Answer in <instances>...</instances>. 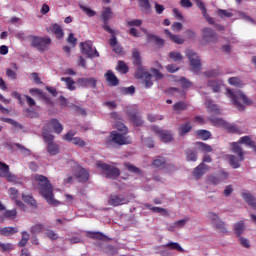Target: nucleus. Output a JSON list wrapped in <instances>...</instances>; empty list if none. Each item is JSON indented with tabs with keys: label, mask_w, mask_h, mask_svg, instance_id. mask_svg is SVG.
<instances>
[{
	"label": "nucleus",
	"mask_w": 256,
	"mask_h": 256,
	"mask_svg": "<svg viewBox=\"0 0 256 256\" xmlns=\"http://www.w3.org/2000/svg\"><path fill=\"white\" fill-rule=\"evenodd\" d=\"M15 233H19V228L17 227L0 228V235H2L3 237H11V235H15Z\"/></svg>",
	"instance_id": "nucleus-26"
},
{
	"label": "nucleus",
	"mask_w": 256,
	"mask_h": 256,
	"mask_svg": "<svg viewBox=\"0 0 256 256\" xmlns=\"http://www.w3.org/2000/svg\"><path fill=\"white\" fill-rule=\"evenodd\" d=\"M30 41L31 46L38 51H47L51 45V38L49 37L30 36Z\"/></svg>",
	"instance_id": "nucleus-5"
},
{
	"label": "nucleus",
	"mask_w": 256,
	"mask_h": 256,
	"mask_svg": "<svg viewBox=\"0 0 256 256\" xmlns=\"http://www.w3.org/2000/svg\"><path fill=\"white\" fill-rule=\"evenodd\" d=\"M144 207H146V209H149L150 211H153V213H163L165 217H169V212H167V209L155 207L149 203L144 204Z\"/></svg>",
	"instance_id": "nucleus-30"
},
{
	"label": "nucleus",
	"mask_w": 256,
	"mask_h": 256,
	"mask_svg": "<svg viewBox=\"0 0 256 256\" xmlns=\"http://www.w3.org/2000/svg\"><path fill=\"white\" fill-rule=\"evenodd\" d=\"M234 233L236 237H241V234L245 233V222L240 221L234 224Z\"/></svg>",
	"instance_id": "nucleus-32"
},
{
	"label": "nucleus",
	"mask_w": 256,
	"mask_h": 256,
	"mask_svg": "<svg viewBox=\"0 0 256 256\" xmlns=\"http://www.w3.org/2000/svg\"><path fill=\"white\" fill-rule=\"evenodd\" d=\"M14 147H17V149H19V151L23 153V155H31V150L27 149L25 146L19 143H15Z\"/></svg>",
	"instance_id": "nucleus-61"
},
{
	"label": "nucleus",
	"mask_w": 256,
	"mask_h": 256,
	"mask_svg": "<svg viewBox=\"0 0 256 256\" xmlns=\"http://www.w3.org/2000/svg\"><path fill=\"white\" fill-rule=\"evenodd\" d=\"M133 141L126 134L119 133L117 131H112L109 136L105 139V145L108 147H121L123 145H131Z\"/></svg>",
	"instance_id": "nucleus-3"
},
{
	"label": "nucleus",
	"mask_w": 256,
	"mask_h": 256,
	"mask_svg": "<svg viewBox=\"0 0 256 256\" xmlns=\"http://www.w3.org/2000/svg\"><path fill=\"white\" fill-rule=\"evenodd\" d=\"M116 69H117V71H119L120 73H123V74L128 73V71H129V67L123 61H118Z\"/></svg>",
	"instance_id": "nucleus-49"
},
{
	"label": "nucleus",
	"mask_w": 256,
	"mask_h": 256,
	"mask_svg": "<svg viewBox=\"0 0 256 256\" xmlns=\"http://www.w3.org/2000/svg\"><path fill=\"white\" fill-rule=\"evenodd\" d=\"M124 165L130 173H134L135 175H143V173L141 172V169L137 168V166L131 163H125Z\"/></svg>",
	"instance_id": "nucleus-39"
},
{
	"label": "nucleus",
	"mask_w": 256,
	"mask_h": 256,
	"mask_svg": "<svg viewBox=\"0 0 256 256\" xmlns=\"http://www.w3.org/2000/svg\"><path fill=\"white\" fill-rule=\"evenodd\" d=\"M208 87H211L213 93H219L221 91V84L215 80H209Z\"/></svg>",
	"instance_id": "nucleus-42"
},
{
	"label": "nucleus",
	"mask_w": 256,
	"mask_h": 256,
	"mask_svg": "<svg viewBox=\"0 0 256 256\" xmlns=\"http://www.w3.org/2000/svg\"><path fill=\"white\" fill-rule=\"evenodd\" d=\"M209 120L211 121V123H213V125L224 126V129H226V131H228V133H239V128H237V125H235V124H230L228 122H225V120H223L221 118H215L213 116H211L209 118Z\"/></svg>",
	"instance_id": "nucleus-8"
},
{
	"label": "nucleus",
	"mask_w": 256,
	"mask_h": 256,
	"mask_svg": "<svg viewBox=\"0 0 256 256\" xmlns=\"http://www.w3.org/2000/svg\"><path fill=\"white\" fill-rule=\"evenodd\" d=\"M206 77H219L221 75V70L219 68L208 70L204 72Z\"/></svg>",
	"instance_id": "nucleus-51"
},
{
	"label": "nucleus",
	"mask_w": 256,
	"mask_h": 256,
	"mask_svg": "<svg viewBox=\"0 0 256 256\" xmlns=\"http://www.w3.org/2000/svg\"><path fill=\"white\" fill-rule=\"evenodd\" d=\"M35 181L38 182L40 194L42 197H44V199H46L49 205H61V202L55 200V197L53 196V186H51V182H49L47 177L43 175H36Z\"/></svg>",
	"instance_id": "nucleus-1"
},
{
	"label": "nucleus",
	"mask_w": 256,
	"mask_h": 256,
	"mask_svg": "<svg viewBox=\"0 0 256 256\" xmlns=\"http://www.w3.org/2000/svg\"><path fill=\"white\" fill-rule=\"evenodd\" d=\"M229 85H234V87H243V81L238 77H231L228 80Z\"/></svg>",
	"instance_id": "nucleus-50"
},
{
	"label": "nucleus",
	"mask_w": 256,
	"mask_h": 256,
	"mask_svg": "<svg viewBox=\"0 0 256 256\" xmlns=\"http://www.w3.org/2000/svg\"><path fill=\"white\" fill-rule=\"evenodd\" d=\"M205 106L210 113H214V115H221V109H219V107L213 103V100L207 98L205 101Z\"/></svg>",
	"instance_id": "nucleus-24"
},
{
	"label": "nucleus",
	"mask_w": 256,
	"mask_h": 256,
	"mask_svg": "<svg viewBox=\"0 0 256 256\" xmlns=\"http://www.w3.org/2000/svg\"><path fill=\"white\" fill-rule=\"evenodd\" d=\"M188 221H189V217L178 220V221L174 222V227H176V229H181V227H185V225H187Z\"/></svg>",
	"instance_id": "nucleus-60"
},
{
	"label": "nucleus",
	"mask_w": 256,
	"mask_h": 256,
	"mask_svg": "<svg viewBox=\"0 0 256 256\" xmlns=\"http://www.w3.org/2000/svg\"><path fill=\"white\" fill-rule=\"evenodd\" d=\"M0 120L3 121L4 123H8L9 125H12L13 127H16V128L18 127L19 129H23V126L19 122L11 118L2 117Z\"/></svg>",
	"instance_id": "nucleus-44"
},
{
	"label": "nucleus",
	"mask_w": 256,
	"mask_h": 256,
	"mask_svg": "<svg viewBox=\"0 0 256 256\" xmlns=\"http://www.w3.org/2000/svg\"><path fill=\"white\" fill-rule=\"evenodd\" d=\"M50 31L56 35L57 39H63V28L59 24H51Z\"/></svg>",
	"instance_id": "nucleus-31"
},
{
	"label": "nucleus",
	"mask_w": 256,
	"mask_h": 256,
	"mask_svg": "<svg viewBox=\"0 0 256 256\" xmlns=\"http://www.w3.org/2000/svg\"><path fill=\"white\" fill-rule=\"evenodd\" d=\"M143 25V20L141 19H134L127 21V26L128 27H141Z\"/></svg>",
	"instance_id": "nucleus-57"
},
{
	"label": "nucleus",
	"mask_w": 256,
	"mask_h": 256,
	"mask_svg": "<svg viewBox=\"0 0 256 256\" xmlns=\"http://www.w3.org/2000/svg\"><path fill=\"white\" fill-rule=\"evenodd\" d=\"M3 215L5 219H15L17 217V210H7Z\"/></svg>",
	"instance_id": "nucleus-62"
},
{
	"label": "nucleus",
	"mask_w": 256,
	"mask_h": 256,
	"mask_svg": "<svg viewBox=\"0 0 256 256\" xmlns=\"http://www.w3.org/2000/svg\"><path fill=\"white\" fill-rule=\"evenodd\" d=\"M0 172L1 176L4 177V179H7L10 183H17L18 178L15 174L11 173L9 170V165H7L4 162H0Z\"/></svg>",
	"instance_id": "nucleus-10"
},
{
	"label": "nucleus",
	"mask_w": 256,
	"mask_h": 256,
	"mask_svg": "<svg viewBox=\"0 0 256 256\" xmlns=\"http://www.w3.org/2000/svg\"><path fill=\"white\" fill-rule=\"evenodd\" d=\"M139 7H142L144 11H149L151 9V3H149V0H138Z\"/></svg>",
	"instance_id": "nucleus-58"
},
{
	"label": "nucleus",
	"mask_w": 256,
	"mask_h": 256,
	"mask_svg": "<svg viewBox=\"0 0 256 256\" xmlns=\"http://www.w3.org/2000/svg\"><path fill=\"white\" fill-rule=\"evenodd\" d=\"M43 129H46V131L53 129L54 133H57V135H60V133H63V125L61 124V122H59V120L57 119H52L50 120L46 126L43 127Z\"/></svg>",
	"instance_id": "nucleus-15"
},
{
	"label": "nucleus",
	"mask_w": 256,
	"mask_h": 256,
	"mask_svg": "<svg viewBox=\"0 0 256 256\" xmlns=\"http://www.w3.org/2000/svg\"><path fill=\"white\" fill-rule=\"evenodd\" d=\"M164 34L169 37L170 41L176 43V45H183L185 43V39H183L180 35H175L169 31V29L164 30Z\"/></svg>",
	"instance_id": "nucleus-22"
},
{
	"label": "nucleus",
	"mask_w": 256,
	"mask_h": 256,
	"mask_svg": "<svg viewBox=\"0 0 256 256\" xmlns=\"http://www.w3.org/2000/svg\"><path fill=\"white\" fill-rule=\"evenodd\" d=\"M174 111H185L187 109V103L180 101L173 105Z\"/></svg>",
	"instance_id": "nucleus-52"
},
{
	"label": "nucleus",
	"mask_w": 256,
	"mask_h": 256,
	"mask_svg": "<svg viewBox=\"0 0 256 256\" xmlns=\"http://www.w3.org/2000/svg\"><path fill=\"white\" fill-rule=\"evenodd\" d=\"M144 33L146 34V39L148 43H155V45H157V47L159 48L164 47L165 40L159 38V36L155 34L147 33V30H144Z\"/></svg>",
	"instance_id": "nucleus-17"
},
{
	"label": "nucleus",
	"mask_w": 256,
	"mask_h": 256,
	"mask_svg": "<svg viewBox=\"0 0 256 256\" xmlns=\"http://www.w3.org/2000/svg\"><path fill=\"white\" fill-rule=\"evenodd\" d=\"M229 159V163L231 165V167H233V169H239V167H241V164L239 163V161H241L240 159H238L236 156L230 155L228 157Z\"/></svg>",
	"instance_id": "nucleus-43"
},
{
	"label": "nucleus",
	"mask_w": 256,
	"mask_h": 256,
	"mask_svg": "<svg viewBox=\"0 0 256 256\" xmlns=\"http://www.w3.org/2000/svg\"><path fill=\"white\" fill-rule=\"evenodd\" d=\"M88 237H90V239H98L99 241H103L106 236L101 232H88Z\"/></svg>",
	"instance_id": "nucleus-48"
},
{
	"label": "nucleus",
	"mask_w": 256,
	"mask_h": 256,
	"mask_svg": "<svg viewBox=\"0 0 256 256\" xmlns=\"http://www.w3.org/2000/svg\"><path fill=\"white\" fill-rule=\"evenodd\" d=\"M195 146L197 147V149H199L200 151H204L205 153H211V151H213L211 145L205 144L203 142H196Z\"/></svg>",
	"instance_id": "nucleus-37"
},
{
	"label": "nucleus",
	"mask_w": 256,
	"mask_h": 256,
	"mask_svg": "<svg viewBox=\"0 0 256 256\" xmlns=\"http://www.w3.org/2000/svg\"><path fill=\"white\" fill-rule=\"evenodd\" d=\"M97 167L98 169H102V171H104L105 176L108 179H117V177H119V175H121V171L119 170V168L115 167V166H111L107 163H103L101 161L97 162Z\"/></svg>",
	"instance_id": "nucleus-6"
},
{
	"label": "nucleus",
	"mask_w": 256,
	"mask_h": 256,
	"mask_svg": "<svg viewBox=\"0 0 256 256\" xmlns=\"http://www.w3.org/2000/svg\"><path fill=\"white\" fill-rule=\"evenodd\" d=\"M44 227L45 226L43 224H34L30 228V233H32V235H39V233H41V231H43Z\"/></svg>",
	"instance_id": "nucleus-45"
},
{
	"label": "nucleus",
	"mask_w": 256,
	"mask_h": 256,
	"mask_svg": "<svg viewBox=\"0 0 256 256\" xmlns=\"http://www.w3.org/2000/svg\"><path fill=\"white\" fill-rule=\"evenodd\" d=\"M144 85L146 89L153 87V75L150 73H144Z\"/></svg>",
	"instance_id": "nucleus-41"
},
{
	"label": "nucleus",
	"mask_w": 256,
	"mask_h": 256,
	"mask_svg": "<svg viewBox=\"0 0 256 256\" xmlns=\"http://www.w3.org/2000/svg\"><path fill=\"white\" fill-rule=\"evenodd\" d=\"M132 57L134 59L133 63L138 67V71H141V53L137 48L132 50Z\"/></svg>",
	"instance_id": "nucleus-29"
},
{
	"label": "nucleus",
	"mask_w": 256,
	"mask_h": 256,
	"mask_svg": "<svg viewBox=\"0 0 256 256\" xmlns=\"http://www.w3.org/2000/svg\"><path fill=\"white\" fill-rule=\"evenodd\" d=\"M217 175H218V179L220 180V183H223V181H227V179H229L228 172H225L224 170H221L220 172H218Z\"/></svg>",
	"instance_id": "nucleus-64"
},
{
	"label": "nucleus",
	"mask_w": 256,
	"mask_h": 256,
	"mask_svg": "<svg viewBox=\"0 0 256 256\" xmlns=\"http://www.w3.org/2000/svg\"><path fill=\"white\" fill-rule=\"evenodd\" d=\"M22 201H24V203H26L27 205H30V207H37V202L35 201V199L31 195L23 194L22 195Z\"/></svg>",
	"instance_id": "nucleus-38"
},
{
	"label": "nucleus",
	"mask_w": 256,
	"mask_h": 256,
	"mask_svg": "<svg viewBox=\"0 0 256 256\" xmlns=\"http://www.w3.org/2000/svg\"><path fill=\"white\" fill-rule=\"evenodd\" d=\"M129 200L125 198L123 195H111L108 199V204L112 205V207H119V205H127Z\"/></svg>",
	"instance_id": "nucleus-16"
},
{
	"label": "nucleus",
	"mask_w": 256,
	"mask_h": 256,
	"mask_svg": "<svg viewBox=\"0 0 256 256\" xmlns=\"http://www.w3.org/2000/svg\"><path fill=\"white\" fill-rule=\"evenodd\" d=\"M104 77L110 87H117V85H119V78H117L113 71L108 70L107 73L104 74Z\"/></svg>",
	"instance_id": "nucleus-19"
},
{
	"label": "nucleus",
	"mask_w": 256,
	"mask_h": 256,
	"mask_svg": "<svg viewBox=\"0 0 256 256\" xmlns=\"http://www.w3.org/2000/svg\"><path fill=\"white\" fill-rule=\"evenodd\" d=\"M202 32V39L203 41H205V43H217L218 41V37L216 32L209 28V27H205L201 30Z\"/></svg>",
	"instance_id": "nucleus-13"
},
{
	"label": "nucleus",
	"mask_w": 256,
	"mask_h": 256,
	"mask_svg": "<svg viewBox=\"0 0 256 256\" xmlns=\"http://www.w3.org/2000/svg\"><path fill=\"white\" fill-rule=\"evenodd\" d=\"M110 34H111V38L109 40V45L112 48V51H114V53H117V55H119L123 51V48L121 47V45L117 43V36H115V32Z\"/></svg>",
	"instance_id": "nucleus-21"
},
{
	"label": "nucleus",
	"mask_w": 256,
	"mask_h": 256,
	"mask_svg": "<svg viewBox=\"0 0 256 256\" xmlns=\"http://www.w3.org/2000/svg\"><path fill=\"white\" fill-rule=\"evenodd\" d=\"M208 219H210L213 227L220 231V233H227V227H225V222H223L217 214L209 212Z\"/></svg>",
	"instance_id": "nucleus-9"
},
{
	"label": "nucleus",
	"mask_w": 256,
	"mask_h": 256,
	"mask_svg": "<svg viewBox=\"0 0 256 256\" xmlns=\"http://www.w3.org/2000/svg\"><path fill=\"white\" fill-rule=\"evenodd\" d=\"M112 15H113V12L109 7L105 8L104 11L102 12V20H103L102 29H104L106 33H115V30H113L109 26V19H111Z\"/></svg>",
	"instance_id": "nucleus-12"
},
{
	"label": "nucleus",
	"mask_w": 256,
	"mask_h": 256,
	"mask_svg": "<svg viewBox=\"0 0 256 256\" xmlns=\"http://www.w3.org/2000/svg\"><path fill=\"white\" fill-rule=\"evenodd\" d=\"M185 156H186V161H192L193 163H195V161H197V149L195 148L186 149Z\"/></svg>",
	"instance_id": "nucleus-28"
},
{
	"label": "nucleus",
	"mask_w": 256,
	"mask_h": 256,
	"mask_svg": "<svg viewBox=\"0 0 256 256\" xmlns=\"http://www.w3.org/2000/svg\"><path fill=\"white\" fill-rule=\"evenodd\" d=\"M209 169V166L205 163H200L193 171V176L195 179H201L205 173H207V170Z\"/></svg>",
	"instance_id": "nucleus-20"
},
{
	"label": "nucleus",
	"mask_w": 256,
	"mask_h": 256,
	"mask_svg": "<svg viewBox=\"0 0 256 256\" xmlns=\"http://www.w3.org/2000/svg\"><path fill=\"white\" fill-rule=\"evenodd\" d=\"M116 129L117 131H120L122 135H127V126H125V124H123L122 122L116 123Z\"/></svg>",
	"instance_id": "nucleus-63"
},
{
	"label": "nucleus",
	"mask_w": 256,
	"mask_h": 256,
	"mask_svg": "<svg viewBox=\"0 0 256 256\" xmlns=\"http://www.w3.org/2000/svg\"><path fill=\"white\" fill-rule=\"evenodd\" d=\"M30 79L35 83L36 85H41L43 84V81H41V78L39 77V74L34 72L30 74Z\"/></svg>",
	"instance_id": "nucleus-59"
},
{
	"label": "nucleus",
	"mask_w": 256,
	"mask_h": 256,
	"mask_svg": "<svg viewBox=\"0 0 256 256\" xmlns=\"http://www.w3.org/2000/svg\"><path fill=\"white\" fill-rule=\"evenodd\" d=\"M242 199L249 205V207H252L256 211V198L249 192L242 193Z\"/></svg>",
	"instance_id": "nucleus-23"
},
{
	"label": "nucleus",
	"mask_w": 256,
	"mask_h": 256,
	"mask_svg": "<svg viewBox=\"0 0 256 256\" xmlns=\"http://www.w3.org/2000/svg\"><path fill=\"white\" fill-rule=\"evenodd\" d=\"M196 134L200 139H203V141H207V139L211 137V132H209V130H198Z\"/></svg>",
	"instance_id": "nucleus-47"
},
{
	"label": "nucleus",
	"mask_w": 256,
	"mask_h": 256,
	"mask_svg": "<svg viewBox=\"0 0 256 256\" xmlns=\"http://www.w3.org/2000/svg\"><path fill=\"white\" fill-rule=\"evenodd\" d=\"M77 84L79 87H91V89H95L97 87V79L95 78H79L77 80Z\"/></svg>",
	"instance_id": "nucleus-18"
},
{
	"label": "nucleus",
	"mask_w": 256,
	"mask_h": 256,
	"mask_svg": "<svg viewBox=\"0 0 256 256\" xmlns=\"http://www.w3.org/2000/svg\"><path fill=\"white\" fill-rule=\"evenodd\" d=\"M232 151L233 153H236V155H238L240 161H243V159H245L243 157V149L241 148L239 142L232 143Z\"/></svg>",
	"instance_id": "nucleus-33"
},
{
	"label": "nucleus",
	"mask_w": 256,
	"mask_h": 256,
	"mask_svg": "<svg viewBox=\"0 0 256 256\" xmlns=\"http://www.w3.org/2000/svg\"><path fill=\"white\" fill-rule=\"evenodd\" d=\"M238 143H242L243 145H248V147H251L253 145V140H251L250 136H243L239 139Z\"/></svg>",
	"instance_id": "nucleus-54"
},
{
	"label": "nucleus",
	"mask_w": 256,
	"mask_h": 256,
	"mask_svg": "<svg viewBox=\"0 0 256 256\" xmlns=\"http://www.w3.org/2000/svg\"><path fill=\"white\" fill-rule=\"evenodd\" d=\"M191 129H193V126H191V122H186L179 126L178 134L180 135V137H185L187 133H191Z\"/></svg>",
	"instance_id": "nucleus-25"
},
{
	"label": "nucleus",
	"mask_w": 256,
	"mask_h": 256,
	"mask_svg": "<svg viewBox=\"0 0 256 256\" xmlns=\"http://www.w3.org/2000/svg\"><path fill=\"white\" fill-rule=\"evenodd\" d=\"M164 247H168V249H171L172 251H179V253H185V249L181 247V244L178 242H168L164 245Z\"/></svg>",
	"instance_id": "nucleus-34"
},
{
	"label": "nucleus",
	"mask_w": 256,
	"mask_h": 256,
	"mask_svg": "<svg viewBox=\"0 0 256 256\" xmlns=\"http://www.w3.org/2000/svg\"><path fill=\"white\" fill-rule=\"evenodd\" d=\"M159 137H160L161 141H163V143H169L173 139V135H171V133H169L166 130H162Z\"/></svg>",
	"instance_id": "nucleus-40"
},
{
	"label": "nucleus",
	"mask_w": 256,
	"mask_h": 256,
	"mask_svg": "<svg viewBox=\"0 0 256 256\" xmlns=\"http://www.w3.org/2000/svg\"><path fill=\"white\" fill-rule=\"evenodd\" d=\"M226 95L238 111H245V105H251V100L241 90L227 89Z\"/></svg>",
	"instance_id": "nucleus-2"
},
{
	"label": "nucleus",
	"mask_w": 256,
	"mask_h": 256,
	"mask_svg": "<svg viewBox=\"0 0 256 256\" xmlns=\"http://www.w3.org/2000/svg\"><path fill=\"white\" fill-rule=\"evenodd\" d=\"M42 139L47 145L49 155H59V144L55 143V136L47 131V128L42 129Z\"/></svg>",
	"instance_id": "nucleus-4"
},
{
	"label": "nucleus",
	"mask_w": 256,
	"mask_h": 256,
	"mask_svg": "<svg viewBox=\"0 0 256 256\" xmlns=\"http://www.w3.org/2000/svg\"><path fill=\"white\" fill-rule=\"evenodd\" d=\"M79 8L81 9V11H83V13H85V15H87V17H95V15H97V12H95V10L83 4H79Z\"/></svg>",
	"instance_id": "nucleus-36"
},
{
	"label": "nucleus",
	"mask_w": 256,
	"mask_h": 256,
	"mask_svg": "<svg viewBox=\"0 0 256 256\" xmlns=\"http://www.w3.org/2000/svg\"><path fill=\"white\" fill-rule=\"evenodd\" d=\"M207 181L210 185H219V183H221L218 175H209Z\"/></svg>",
	"instance_id": "nucleus-53"
},
{
	"label": "nucleus",
	"mask_w": 256,
	"mask_h": 256,
	"mask_svg": "<svg viewBox=\"0 0 256 256\" xmlns=\"http://www.w3.org/2000/svg\"><path fill=\"white\" fill-rule=\"evenodd\" d=\"M186 57H188L190 61L191 71L193 73H199L201 71V58L199 55L193 50H186Z\"/></svg>",
	"instance_id": "nucleus-7"
},
{
	"label": "nucleus",
	"mask_w": 256,
	"mask_h": 256,
	"mask_svg": "<svg viewBox=\"0 0 256 256\" xmlns=\"http://www.w3.org/2000/svg\"><path fill=\"white\" fill-rule=\"evenodd\" d=\"M129 117L135 127H141L143 125V118L137 112H130Z\"/></svg>",
	"instance_id": "nucleus-27"
},
{
	"label": "nucleus",
	"mask_w": 256,
	"mask_h": 256,
	"mask_svg": "<svg viewBox=\"0 0 256 256\" xmlns=\"http://www.w3.org/2000/svg\"><path fill=\"white\" fill-rule=\"evenodd\" d=\"M74 176L80 183H87L89 181V172L81 166L74 168Z\"/></svg>",
	"instance_id": "nucleus-14"
},
{
	"label": "nucleus",
	"mask_w": 256,
	"mask_h": 256,
	"mask_svg": "<svg viewBox=\"0 0 256 256\" xmlns=\"http://www.w3.org/2000/svg\"><path fill=\"white\" fill-rule=\"evenodd\" d=\"M60 80L63 81L64 83H66V87H67V89H69V91H75V81L73 80V78L62 77Z\"/></svg>",
	"instance_id": "nucleus-35"
},
{
	"label": "nucleus",
	"mask_w": 256,
	"mask_h": 256,
	"mask_svg": "<svg viewBox=\"0 0 256 256\" xmlns=\"http://www.w3.org/2000/svg\"><path fill=\"white\" fill-rule=\"evenodd\" d=\"M216 14L218 15V17H221V19H223L224 17H227L228 19L233 17V13L223 9L217 10Z\"/></svg>",
	"instance_id": "nucleus-55"
},
{
	"label": "nucleus",
	"mask_w": 256,
	"mask_h": 256,
	"mask_svg": "<svg viewBox=\"0 0 256 256\" xmlns=\"http://www.w3.org/2000/svg\"><path fill=\"white\" fill-rule=\"evenodd\" d=\"M80 47L83 55H87L90 58L99 57V52L97 49H93V43L91 41L80 43Z\"/></svg>",
	"instance_id": "nucleus-11"
},
{
	"label": "nucleus",
	"mask_w": 256,
	"mask_h": 256,
	"mask_svg": "<svg viewBox=\"0 0 256 256\" xmlns=\"http://www.w3.org/2000/svg\"><path fill=\"white\" fill-rule=\"evenodd\" d=\"M168 57L172 59L175 63H178V61H183V55L179 52H169Z\"/></svg>",
	"instance_id": "nucleus-46"
},
{
	"label": "nucleus",
	"mask_w": 256,
	"mask_h": 256,
	"mask_svg": "<svg viewBox=\"0 0 256 256\" xmlns=\"http://www.w3.org/2000/svg\"><path fill=\"white\" fill-rule=\"evenodd\" d=\"M151 75H152V77H154L155 78V80L156 81H161V79H163V73H161V71H159L158 69H156V68H152L151 69Z\"/></svg>",
	"instance_id": "nucleus-56"
}]
</instances>
